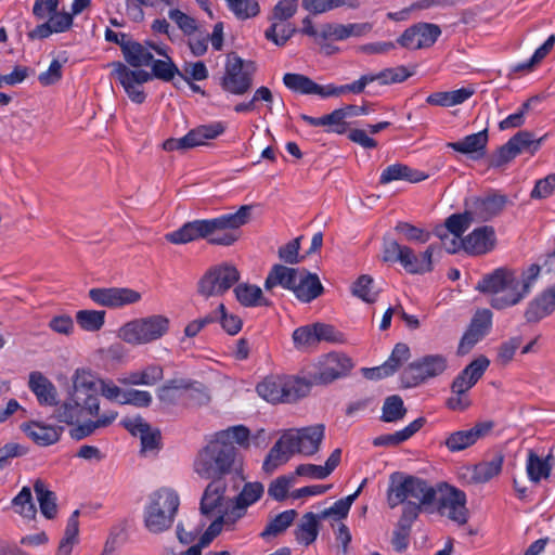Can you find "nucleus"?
I'll return each instance as SVG.
<instances>
[{
    "label": "nucleus",
    "mask_w": 555,
    "mask_h": 555,
    "mask_svg": "<svg viewBox=\"0 0 555 555\" xmlns=\"http://www.w3.org/2000/svg\"><path fill=\"white\" fill-rule=\"evenodd\" d=\"M251 210V205H243L233 214L214 219L189 221L178 230L166 234V240L172 244H186L207 238L214 245L231 246L240 238V228L250 221Z\"/></svg>",
    "instance_id": "nucleus-1"
},
{
    "label": "nucleus",
    "mask_w": 555,
    "mask_h": 555,
    "mask_svg": "<svg viewBox=\"0 0 555 555\" xmlns=\"http://www.w3.org/2000/svg\"><path fill=\"white\" fill-rule=\"evenodd\" d=\"M193 469L206 480H220L231 474L240 475L243 470L242 459L233 443H225L216 436L196 454Z\"/></svg>",
    "instance_id": "nucleus-2"
},
{
    "label": "nucleus",
    "mask_w": 555,
    "mask_h": 555,
    "mask_svg": "<svg viewBox=\"0 0 555 555\" xmlns=\"http://www.w3.org/2000/svg\"><path fill=\"white\" fill-rule=\"evenodd\" d=\"M437 500V489L425 479L396 472L389 477L387 504L392 509L402 504V511L414 507L415 518Z\"/></svg>",
    "instance_id": "nucleus-3"
},
{
    "label": "nucleus",
    "mask_w": 555,
    "mask_h": 555,
    "mask_svg": "<svg viewBox=\"0 0 555 555\" xmlns=\"http://www.w3.org/2000/svg\"><path fill=\"white\" fill-rule=\"evenodd\" d=\"M476 289L491 294L490 305L496 310L516 306L528 295L521 287L516 272L507 268H498L482 276Z\"/></svg>",
    "instance_id": "nucleus-4"
},
{
    "label": "nucleus",
    "mask_w": 555,
    "mask_h": 555,
    "mask_svg": "<svg viewBox=\"0 0 555 555\" xmlns=\"http://www.w3.org/2000/svg\"><path fill=\"white\" fill-rule=\"evenodd\" d=\"M180 505L179 495L168 488H160L150 496L145 507L144 524L152 533H160L171 528Z\"/></svg>",
    "instance_id": "nucleus-5"
},
{
    "label": "nucleus",
    "mask_w": 555,
    "mask_h": 555,
    "mask_svg": "<svg viewBox=\"0 0 555 555\" xmlns=\"http://www.w3.org/2000/svg\"><path fill=\"white\" fill-rule=\"evenodd\" d=\"M311 383L295 376L269 375L261 380L256 390L258 395L270 403H293L306 397L310 391Z\"/></svg>",
    "instance_id": "nucleus-6"
},
{
    "label": "nucleus",
    "mask_w": 555,
    "mask_h": 555,
    "mask_svg": "<svg viewBox=\"0 0 555 555\" xmlns=\"http://www.w3.org/2000/svg\"><path fill=\"white\" fill-rule=\"evenodd\" d=\"M490 361L487 357L480 356L472 361L451 384V392L453 396L447 399V406L452 411H465L472 404L467 392L482 377L488 369Z\"/></svg>",
    "instance_id": "nucleus-7"
},
{
    "label": "nucleus",
    "mask_w": 555,
    "mask_h": 555,
    "mask_svg": "<svg viewBox=\"0 0 555 555\" xmlns=\"http://www.w3.org/2000/svg\"><path fill=\"white\" fill-rule=\"evenodd\" d=\"M170 320L163 314L135 319L119 330V337L129 344L144 345L162 338L169 331Z\"/></svg>",
    "instance_id": "nucleus-8"
},
{
    "label": "nucleus",
    "mask_w": 555,
    "mask_h": 555,
    "mask_svg": "<svg viewBox=\"0 0 555 555\" xmlns=\"http://www.w3.org/2000/svg\"><path fill=\"white\" fill-rule=\"evenodd\" d=\"M240 280L238 270L227 262L210 267L198 280V295L208 299L223 296Z\"/></svg>",
    "instance_id": "nucleus-9"
},
{
    "label": "nucleus",
    "mask_w": 555,
    "mask_h": 555,
    "mask_svg": "<svg viewBox=\"0 0 555 555\" xmlns=\"http://www.w3.org/2000/svg\"><path fill=\"white\" fill-rule=\"evenodd\" d=\"M256 65L253 61L244 62L238 55L229 54L220 85L224 91L232 94H245L253 86Z\"/></svg>",
    "instance_id": "nucleus-10"
},
{
    "label": "nucleus",
    "mask_w": 555,
    "mask_h": 555,
    "mask_svg": "<svg viewBox=\"0 0 555 555\" xmlns=\"http://www.w3.org/2000/svg\"><path fill=\"white\" fill-rule=\"evenodd\" d=\"M448 367L443 354H427L411 362L401 373V383L405 388L416 387L429 378L441 375Z\"/></svg>",
    "instance_id": "nucleus-11"
},
{
    "label": "nucleus",
    "mask_w": 555,
    "mask_h": 555,
    "mask_svg": "<svg viewBox=\"0 0 555 555\" xmlns=\"http://www.w3.org/2000/svg\"><path fill=\"white\" fill-rule=\"evenodd\" d=\"M291 451L295 454L306 456L314 455L319 452L325 435V426L315 424L302 428H293L283 433Z\"/></svg>",
    "instance_id": "nucleus-12"
},
{
    "label": "nucleus",
    "mask_w": 555,
    "mask_h": 555,
    "mask_svg": "<svg viewBox=\"0 0 555 555\" xmlns=\"http://www.w3.org/2000/svg\"><path fill=\"white\" fill-rule=\"evenodd\" d=\"M437 509L442 516L464 525L467 522L466 494L448 483H440L437 488Z\"/></svg>",
    "instance_id": "nucleus-13"
},
{
    "label": "nucleus",
    "mask_w": 555,
    "mask_h": 555,
    "mask_svg": "<svg viewBox=\"0 0 555 555\" xmlns=\"http://www.w3.org/2000/svg\"><path fill=\"white\" fill-rule=\"evenodd\" d=\"M88 296L94 304L109 309L133 305L142 298L141 293L128 287H95Z\"/></svg>",
    "instance_id": "nucleus-14"
},
{
    "label": "nucleus",
    "mask_w": 555,
    "mask_h": 555,
    "mask_svg": "<svg viewBox=\"0 0 555 555\" xmlns=\"http://www.w3.org/2000/svg\"><path fill=\"white\" fill-rule=\"evenodd\" d=\"M73 401L82 406L90 415L100 416V400L98 398V387L91 374L86 372H76L73 384Z\"/></svg>",
    "instance_id": "nucleus-15"
},
{
    "label": "nucleus",
    "mask_w": 555,
    "mask_h": 555,
    "mask_svg": "<svg viewBox=\"0 0 555 555\" xmlns=\"http://www.w3.org/2000/svg\"><path fill=\"white\" fill-rule=\"evenodd\" d=\"M352 367V360L348 356L337 352L328 353L321 363L319 371L312 375V383L318 385L330 384L348 375Z\"/></svg>",
    "instance_id": "nucleus-16"
},
{
    "label": "nucleus",
    "mask_w": 555,
    "mask_h": 555,
    "mask_svg": "<svg viewBox=\"0 0 555 555\" xmlns=\"http://www.w3.org/2000/svg\"><path fill=\"white\" fill-rule=\"evenodd\" d=\"M440 34L438 25L418 23L405 29L399 37L398 43L411 50L429 48L437 41Z\"/></svg>",
    "instance_id": "nucleus-17"
},
{
    "label": "nucleus",
    "mask_w": 555,
    "mask_h": 555,
    "mask_svg": "<svg viewBox=\"0 0 555 555\" xmlns=\"http://www.w3.org/2000/svg\"><path fill=\"white\" fill-rule=\"evenodd\" d=\"M494 427L492 421L476 423L472 428L451 433L444 440V446L450 452L463 451L479 439L488 436Z\"/></svg>",
    "instance_id": "nucleus-18"
},
{
    "label": "nucleus",
    "mask_w": 555,
    "mask_h": 555,
    "mask_svg": "<svg viewBox=\"0 0 555 555\" xmlns=\"http://www.w3.org/2000/svg\"><path fill=\"white\" fill-rule=\"evenodd\" d=\"M227 485L224 481L210 480L205 488L201 503L199 512L207 518L217 517L228 506L225 498Z\"/></svg>",
    "instance_id": "nucleus-19"
},
{
    "label": "nucleus",
    "mask_w": 555,
    "mask_h": 555,
    "mask_svg": "<svg viewBox=\"0 0 555 555\" xmlns=\"http://www.w3.org/2000/svg\"><path fill=\"white\" fill-rule=\"evenodd\" d=\"M410 76L412 73L405 66L386 68L377 74H365L350 83L351 93H362L365 87L373 81H379L380 85L398 83L406 80Z\"/></svg>",
    "instance_id": "nucleus-20"
},
{
    "label": "nucleus",
    "mask_w": 555,
    "mask_h": 555,
    "mask_svg": "<svg viewBox=\"0 0 555 555\" xmlns=\"http://www.w3.org/2000/svg\"><path fill=\"white\" fill-rule=\"evenodd\" d=\"M506 203V195L490 192L485 196L473 198L469 210L475 220L488 221L498 216L504 209Z\"/></svg>",
    "instance_id": "nucleus-21"
},
{
    "label": "nucleus",
    "mask_w": 555,
    "mask_h": 555,
    "mask_svg": "<svg viewBox=\"0 0 555 555\" xmlns=\"http://www.w3.org/2000/svg\"><path fill=\"white\" fill-rule=\"evenodd\" d=\"M121 424L133 436H140L142 452L154 451L160 448V430L153 429L142 417L125 418Z\"/></svg>",
    "instance_id": "nucleus-22"
},
{
    "label": "nucleus",
    "mask_w": 555,
    "mask_h": 555,
    "mask_svg": "<svg viewBox=\"0 0 555 555\" xmlns=\"http://www.w3.org/2000/svg\"><path fill=\"white\" fill-rule=\"evenodd\" d=\"M323 292L324 287L315 273H311L307 269H299V274L292 291L299 301L311 302Z\"/></svg>",
    "instance_id": "nucleus-23"
},
{
    "label": "nucleus",
    "mask_w": 555,
    "mask_h": 555,
    "mask_svg": "<svg viewBox=\"0 0 555 555\" xmlns=\"http://www.w3.org/2000/svg\"><path fill=\"white\" fill-rule=\"evenodd\" d=\"M20 428L27 437L40 447H48L56 443L64 430L62 426L55 427L37 421L23 423Z\"/></svg>",
    "instance_id": "nucleus-24"
},
{
    "label": "nucleus",
    "mask_w": 555,
    "mask_h": 555,
    "mask_svg": "<svg viewBox=\"0 0 555 555\" xmlns=\"http://www.w3.org/2000/svg\"><path fill=\"white\" fill-rule=\"evenodd\" d=\"M440 247L431 244L420 255H416L411 247L403 248L404 254L401 255L400 261L404 270L410 274H424L433 270L434 253Z\"/></svg>",
    "instance_id": "nucleus-25"
},
{
    "label": "nucleus",
    "mask_w": 555,
    "mask_h": 555,
    "mask_svg": "<svg viewBox=\"0 0 555 555\" xmlns=\"http://www.w3.org/2000/svg\"><path fill=\"white\" fill-rule=\"evenodd\" d=\"M488 142V129H483L468 134L460 141L448 143V147L461 154L470 155L473 159H479L486 155Z\"/></svg>",
    "instance_id": "nucleus-26"
},
{
    "label": "nucleus",
    "mask_w": 555,
    "mask_h": 555,
    "mask_svg": "<svg viewBox=\"0 0 555 555\" xmlns=\"http://www.w3.org/2000/svg\"><path fill=\"white\" fill-rule=\"evenodd\" d=\"M555 311V284L531 300L525 311L529 323H538Z\"/></svg>",
    "instance_id": "nucleus-27"
},
{
    "label": "nucleus",
    "mask_w": 555,
    "mask_h": 555,
    "mask_svg": "<svg viewBox=\"0 0 555 555\" xmlns=\"http://www.w3.org/2000/svg\"><path fill=\"white\" fill-rule=\"evenodd\" d=\"M464 238L465 251L469 255L487 254L494 248L496 242L494 229L490 225L477 228Z\"/></svg>",
    "instance_id": "nucleus-28"
},
{
    "label": "nucleus",
    "mask_w": 555,
    "mask_h": 555,
    "mask_svg": "<svg viewBox=\"0 0 555 555\" xmlns=\"http://www.w3.org/2000/svg\"><path fill=\"white\" fill-rule=\"evenodd\" d=\"M28 387L40 405L53 406L57 404L56 387L41 372L35 371L29 374Z\"/></svg>",
    "instance_id": "nucleus-29"
},
{
    "label": "nucleus",
    "mask_w": 555,
    "mask_h": 555,
    "mask_svg": "<svg viewBox=\"0 0 555 555\" xmlns=\"http://www.w3.org/2000/svg\"><path fill=\"white\" fill-rule=\"evenodd\" d=\"M298 274V268H292L279 263L273 264L264 280V289L274 294V288L281 286L282 288L292 292Z\"/></svg>",
    "instance_id": "nucleus-30"
},
{
    "label": "nucleus",
    "mask_w": 555,
    "mask_h": 555,
    "mask_svg": "<svg viewBox=\"0 0 555 555\" xmlns=\"http://www.w3.org/2000/svg\"><path fill=\"white\" fill-rule=\"evenodd\" d=\"M475 220L470 210H465L463 214H453L446 219L443 225H437L434 234L440 240H448L449 233L462 237L463 233L468 229L470 223Z\"/></svg>",
    "instance_id": "nucleus-31"
},
{
    "label": "nucleus",
    "mask_w": 555,
    "mask_h": 555,
    "mask_svg": "<svg viewBox=\"0 0 555 555\" xmlns=\"http://www.w3.org/2000/svg\"><path fill=\"white\" fill-rule=\"evenodd\" d=\"M341 459V449H335L325 462L324 466L315 464H300L296 467L297 476H305L313 479H325L339 465Z\"/></svg>",
    "instance_id": "nucleus-32"
},
{
    "label": "nucleus",
    "mask_w": 555,
    "mask_h": 555,
    "mask_svg": "<svg viewBox=\"0 0 555 555\" xmlns=\"http://www.w3.org/2000/svg\"><path fill=\"white\" fill-rule=\"evenodd\" d=\"M553 468V455L548 454L546 457H540L533 450L528 451L526 472L529 480L538 485L541 480L547 479L551 476Z\"/></svg>",
    "instance_id": "nucleus-33"
},
{
    "label": "nucleus",
    "mask_w": 555,
    "mask_h": 555,
    "mask_svg": "<svg viewBox=\"0 0 555 555\" xmlns=\"http://www.w3.org/2000/svg\"><path fill=\"white\" fill-rule=\"evenodd\" d=\"M164 378V369L158 364H150L140 371L128 373L125 377L119 378L122 385L133 386H154Z\"/></svg>",
    "instance_id": "nucleus-34"
},
{
    "label": "nucleus",
    "mask_w": 555,
    "mask_h": 555,
    "mask_svg": "<svg viewBox=\"0 0 555 555\" xmlns=\"http://www.w3.org/2000/svg\"><path fill=\"white\" fill-rule=\"evenodd\" d=\"M427 176L418 170H415L404 164H393L387 166L379 178L380 184H388L392 181L404 180L411 183L421 182L425 180Z\"/></svg>",
    "instance_id": "nucleus-35"
},
{
    "label": "nucleus",
    "mask_w": 555,
    "mask_h": 555,
    "mask_svg": "<svg viewBox=\"0 0 555 555\" xmlns=\"http://www.w3.org/2000/svg\"><path fill=\"white\" fill-rule=\"evenodd\" d=\"M414 507H408L406 511H402L401 516L397 522V527L392 533L391 544L395 551L401 553L406 550L409 545V537L415 518Z\"/></svg>",
    "instance_id": "nucleus-36"
},
{
    "label": "nucleus",
    "mask_w": 555,
    "mask_h": 555,
    "mask_svg": "<svg viewBox=\"0 0 555 555\" xmlns=\"http://www.w3.org/2000/svg\"><path fill=\"white\" fill-rule=\"evenodd\" d=\"M121 53L126 63L134 68L150 66L153 62V53L149 48L132 38L121 46Z\"/></svg>",
    "instance_id": "nucleus-37"
},
{
    "label": "nucleus",
    "mask_w": 555,
    "mask_h": 555,
    "mask_svg": "<svg viewBox=\"0 0 555 555\" xmlns=\"http://www.w3.org/2000/svg\"><path fill=\"white\" fill-rule=\"evenodd\" d=\"M426 423L425 417H418L405 426L403 429L393 434L380 435L373 440L375 447H395L410 439Z\"/></svg>",
    "instance_id": "nucleus-38"
},
{
    "label": "nucleus",
    "mask_w": 555,
    "mask_h": 555,
    "mask_svg": "<svg viewBox=\"0 0 555 555\" xmlns=\"http://www.w3.org/2000/svg\"><path fill=\"white\" fill-rule=\"evenodd\" d=\"M294 451H291L284 434L270 449L266 456L262 469L267 474L273 473L280 465L285 464L294 455Z\"/></svg>",
    "instance_id": "nucleus-39"
},
{
    "label": "nucleus",
    "mask_w": 555,
    "mask_h": 555,
    "mask_svg": "<svg viewBox=\"0 0 555 555\" xmlns=\"http://www.w3.org/2000/svg\"><path fill=\"white\" fill-rule=\"evenodd\" d=\"M237 301L244 307H270L271 301L263 297L262 289L257 285L242 283L234 288Z\"/></svg>",
    "instance_id": "nucleus-40"
},
{
    "label": "nucleus",
    "mask_w": 555,
    "mask_h": 555,
    "mask_svg": "<svg viewBox=\"0 0 555 555\" xmlns=\"http://www.w3.org/2000/svg\"><path fill=\"white\" fill-rule=\"evenodd\" d=\"M319 514L312 512L306 513L295 530L296 540L306 546L312 544L319 534Z\"/></svg>",
    "instance_id": "nucleus-41"
},
{
    "label": "nucleus",
    "mask_w": 555,
    "mask_h": 555,
    "mask_svg": "<svg viewBox=\"0 0 555 555\" xmlns=\"http://www.w3.org/2000/svg\"><path fill=\"white\" fill-rule=\"evenodd\" d=\"M474 94L469 88H461L452 91L435 92L427 96L426 102L430 105L449 107L462 104Z\"/></svg>",
    "instance_id": "nucleus-42"
},
{
    "label": "nucleus",
    "mask_w": 555,
    "mask_h": 555,
    "mask_svg": "<svg viewBox=\"0 0 555 555\" xmlns=\"http://www.w3.org/2000/svg\"><path fill=\"white\" fill-rule=\"evenodd\" d=\"M34 491L37 495L41 514L48 519H53L57 514L55 493L49 490L41 479H37L34 482Z\"/></svg>",
    "instance_id": "nucleus-43"
},
{
    "label": "nucleus",
    "mask_w": 555,
    "mask_h": 555,
    "mask_svg": "<svg viewBox=\"0 0 555 555\" xmlns=\"http://www.w3.org/2000/svg\"><path fill=\"white\" fill-rule=\"evenodd\" d=\"M504 456L495 454L492 460L483 461L475 465L472 479L477 483H485L502 472Z\"/></svg>",
    "instance_id": "nucleus-44"
},
{
    "label": "nucleus",
    "mask_w": 555,
    "mask_h": 555,
    "mask_svg": "<svg viewBox=\"0 0 555 555\" xmlns=\"http://www.w3.org/2000/svg\"><path fill=\"white\" fill-rule=\"evenodd\" d=\"M117 417V412L108 411L98 417L96 421H88L79 424L69 430V435L74 440H81L94 433L96 428L106 427L111 425Z\"/></svg>",
    "instance_id": "nucleus-45"
},
{
    "label": "nucleus",
    "mask_w": 555,
    "mask_h": 555,
    "mask_svg": "<svg viewBox=\"0 0 555 555\" xmlns=\"http://www.w3.org/2000/svg\"><path fill=\"white\" fill-rule=\"evenodd\" d=\"M367 479H364L354 493L336 501L330 508L323 509L319 513L321 519L333 517L334 520H341L348 516L349 509L353 501L359 496Z\"/></svg>",
    "instance_id": "nucleus-46"
},
{
    "label": "nucleus",
    "mask_w": 555,
    "mask_h": 555,
    "mask_svg": "<svg viewBox=\"0 0 555 555\" xmlns=\"http://www.w3.org/2000/svg\"><path fill=\"white\" fill-rule=\"evenodd\" d=\"M225 127L222 122H212L209 125H201L191 129L186 134L190 139L191 147L204 145L207 140H212L222 134Z\"/></svg>",
    "instance_id": "nucleus-47"
},
{
    "label": "nucleus",
    "mask_w": 555,
    "mask_h": 555,
    "mask_svg": "<svg viewBox=\"0 0 555 555\" xmlns=\"http://www.w3.org/2000/svg\"><path fill=\"white\" fill-rule=\"evenodd\" d=\"M209 314L214 315L215 322H219L221 327L229 335L234 336L242 330V319L236 314L228 313L222 302H220L214 311L209 312Z\"/></svg>",
    "instance_id": "nucleus-48"
},
{
    "label": "nucleus",
    "mask_w": 555,
    "mask_h": 555,
    "mask_svg": "<svg viewBox=\"0 0 555 555\" xmlns=\"http://www.w3.org/2000/svg\"><path fill=\"white\" fill-rule=\"evenodd\" d=\"M297 512L295 509H287L276 515L260 533L262 539L278 537L283 533L295 520Z\"/></svg>",
    "instance_id": "nucleus-49"
},
{
    "label": "nucleus",
    "mask_w": 555,
    "mask_h": 555,
    "mask_svg": "<svg viewBox=\"0 0 555 555\" xmlns=\"http://www.w3.org/2000/svg\"><path fill=\"white\" fill-rule=\"evenodd\" d=\"M406 414V408L403 400L398 395L389 396L385 399L382 408L380 420L385 423H396L402 420Z\"/></svg>",
    "instance_id": "nucleus-50"
},
{
    "label": "nucleus",
    "mask_w": 555,
    "mask_h": 555,
    "mask_svg": "<svg viewBox=\"0 0 555 555\" xmlns=\"http://www.w3.org/2000/svg\"><path fill=\"white\" fill-rule=\"evenodd\" d=\"M11 505L14 512L22 517L33 519L37 514L29 487H23L18 494L11 501Z\"/></svg>",
    "instance_id": "nucleus-51"
},
{
    "label": "nucleus",
    "mask_w": 555,
    "mask_h": 555,
    "mask_svg": "<svg viewBox=\"0 0 555 555\" xmlns=\"http://www.w3.org/2000/svg\"><path fill=\"white\" fill-rule=\"evenodd\" d=\"M152 67V72L154 78L160 79L163 81H171L175 76H180L183 80L189 81L186 75H183L178 66L173 63L170 56L166 55V60H154L150 65Z\"/></svg>",
    "instance_id": "nucleus-52"
},
{
    "label": "nucleus",
    "mask_w": 555,
    "mask_h": 555,
    "mask_svg": "<svg viewBox=\"0 0 555 555\" xmlns=\"http://www.w3.org/2000/svg\"><path fill=\"white\" fill-rule=\"evenodd\" d=\"M283 83L287 89L301 94H313L318 89V83L302 74L287 73L283 76Z\"/></svg>",
    "instance_id": "nucleus-53"
},
{
    "label": "nucleus",
    "mask_w": 555,
    "mask_h": 555,
    "mask_svg": "<svg viewBox=\"0 0 555 555\" xmlns=\"http://www.w3.org/2000/svg\"><path fill=\"white\" fill-rule=\"evenodd\" d=\"M509 141L518 150V155L522 153L533 155L540 149L543 137L538 139L531 131L520 130Z\"/></svg>",
    "instance_id": "nucleus-54"
},
{
    "label": "nucleus",
    "mask_w": 555,
    "mask_h": 555,
    "mask_svg": "<svg viewBox=\"0 0 555 555\" xmlns=\"http://www.w3.org/2000/svg\"><path fill=\"white\" fill-rule=\"evenodd\" d=\"M78 325L87 332H96L102 328L105 322L104 310H79L76 313Z\"/></svg>",
    "instance_id": "nucleus-55"
},
{
    "label": "nucleus",
    "mask_w": 555,
    "mask_h": 555,
    "mask_svg": "<svg viewBox=\"0 0 555 555\" xmlns=\"http://www.w3.org/2000/svg\"><path fill=\"white\" fill-rule=\"evenodd\" d=\"M352 295L365 302L372 304L377 300L378 292L374 291V280L371 275L362 274L352 285Z\"/></svg>",
    "instance_id": "nucleus-56"
},
{
    "label": "nucleus",
    "mask_w": 555,
    "mask_h": 555,
    "mask_svg": "<svg viewBox=\"0 0 555 555\" xmlns=\"http://www.w3.org/2000/svg\"><path fill=\"white\" fill-rule=\"evenodd\" d=\"M517 149L508 140L505 144L498 147L488 158V166L491 168H502L518 156Z\"/></svg>",
    "instance_id": "nucleus-57"
},
{
    "label": "nucleus",
    "mask_w": 555,
    "mask_h": 555,
    "mask_svg": "<svg viewBox=\"0 0 555 555\" xmlns=\"http://www.w3.org/2000/svg\"><path fill=\"white\" fill-rule=\"evenodd\" d=\"M214 436H216L219 440H223L225 443H233L232 441H235L242 447H247L250 431L244 425H236L217 431Z\"/></svg>",
    "instance_id": "nucleus-58"
},
{
    "label": "nucleus",
    "mask_w": 555,
    "mask_h": 555,
    "mask_svg": "<svg viewBox=\"0 0 555 555\" xmlns=\"http://www.w3.org/2000/svg\"><path fill=\"white\" fill-rule=\"evenodd\" d=\"M297 31L295 26L291 24L279 25L273 23L266 31V39L273 41L276 46H284Z\"/></svg>",
    "instance_id": "nucleus-59"
},
{
    "label": "nucleus",
    "mask_w": 555,
    "mask_h": 555,
    "mask_svg": "<svg viewBox=\"0 0 555 555\" xmlns=\"http://www.w3.org/2000/svg\"><path fill=\"white\" fill-rule=\"evenodd\" d=\"M227 3L240 20H246L259 13V4L256 0H227Z\"/></svg>",
    "instance_id": "nucleus-60"
},
{
    "label": "nucleus",
    "mask_w": 555,
    "mask_h": 555,
    "mask_svg": "<svg viewBox=\"0 0 555 555\" xmlns=\"http://www.w3.org/2000/svg\"><path fill=\"white\" fill-rule=\"evenodd\" d=\"M112 65L114 67V73H119L121 77L127 78V80L130 79L139 86L149 82L154 78L153 72L149 73L143 69H130L121 62H114Z\"/></svg>",
    "instance_id": "nucleus-61"
},
{
    "label": "nucleus",
    "mask_w": 555,
    "mask_h": 555,
    "mask_svg": "<svg viewBox=\"0 0 555 555\" xmlns=\"http://www.w3.org/2000/svg\"><path fill=\"white\" fill-rule=\"evenodd\" d=\"M263 486L260 482H247L244 485L235 501L247 508L249 505L257 502L263 494Z\"/></svg>",
    "instance_id": "nucleus-62"
},
{
    "label": "nucleus",
    "mask_w": 555,
    "mask_h": 555,
    "mask_svg": "<svg viewBox=\"0 0 555 555\" xmlns=\"http://www.w3.org/2000/svg\"><path fill=\"white\" fill-rule=\"evenodd\" d=\"M168 16L186 36H191L197 30L196 20L179 9H171L168 13Z\"/></svg>",
    "instance_id": "nucleus-63"
},
{
    "label": "nucleus",
    "mask_w": 555,
    "mask_h": 555,
    "mask_svg": "<svg viewBox=\"0 0 555 555\" xmlns=\"http://www.w3.org/2000/svg\"><path fill=\"white\" fill-rule=\"evenodd\" d=\"M395 230L404 235L408 241L426 243L430 238V233L420 229L409 222L400 221L396 224Z\"/></svg>",
    "instance_id": "nucleus-64"
}]
</instances>
